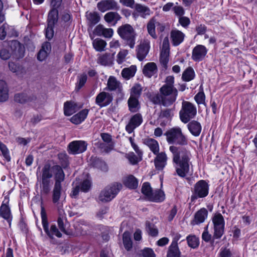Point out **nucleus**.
<instances>
[{"instance_id":"nucleus-1","label":"nucleus","mask_w":257,"mask_h":257,"mask_svg":"<svg viewBox=\"0 0 257 257\" xmlns=\"http://www.w3.org/2000/svg\"><path fill=\"white\" fill-rule=\"evenodd\" d=\"M52 172L54 174L55 184L53 190L52 201L54 204L59 202L62 189L61 183L65 179V174L62 167L59 165L52 167L49 164H46L42 169L41 176L40 194L41 196H46L50 193L53 182Z\"/></svg>"},{"instance_id":"nucleus-2","label":"nucleus","mask_w":257,"mask_h":257,"mask_svg":"<svg viewBox=\"0 0 257 257\" xmlns=\"http://www.w3.org/2000/svg\"><path fill=\"white\" fill-rule=\"evenodd\" d=\"M169 150L173 154V162L175 164L177 174L180 177H185L188 174L190 164H191L190 152L186 148L175 146H170Z\"/></svg>"},{"instance_id":"nucleus-3","label":"nucleus","mask_w":257,"mask_h":257,"mask_svg":"<svg viewBox=\"0 0 257 257\" xmlns=\"http://www.w3.org/2000/svg\"><path fill=\"white\" fill-rule=\"evenodd\" d=\"M10 48L11 51L6 49H3L0 51L1 58L3 60H8L12 55L16 59H19L24 56V47L17 40H13L9 43Z\"/></svg>"},{"instance_id":"nucleus-4","label":"nucleus","mask_w":257,"mask_h":257,"mask_svg":"<svg viewBox=\"0 0 257 257\" xmlns=\"http://www.w3.org/2000/svg\"><path fill=\"white\" fill-rule=\"evenodd\" d=\"M117 32L124 41L125 45L134 48L135 45L136 34L133 27L130 24H124L119 27Z\"/></svg>"},{"instance_id":"nucleus-5","label":"nucleus","mask_w":257,"mask_h":257,"mask_svg":"<svg viewBox=\"0 0 257 257\" xmlns=\"http://www.w3.org/2000/svg\"><path fill=\"white\" fill-rule=\"evenodd\" d=\"M209 186L205 180H200L197 182L191 189L190 203L194 204L197 199L206 197L209 193Z\"/></svg>"},{"instance_id":"nucleus-6","label":"nucleus","mask_w":257,"mask_h":257,"mask_svg":"<svg viewBox=\"0 0 257 257\" xmlns=\"http://www.w3.org/2000/svg\"><path fill=\"white\" fill-rule=\"evenodd\" d=\"M167 141L169 144L179 146H185L188 144V140L182 132L180 127L172 128L167 131L165 134Z\"/></svg>"},{"instance_id":"nucleus-7","label":"nucleus","mask_w":257,"mask_h":257,"mask_svg":"<svg viewBox=\"0 0 257 257\" xmlns=\"http://www.w3.org/2000/svg\"><path fill=\"white\" fill-rule=\"evenodd\" d=\"M197 114L196 106L189 101L183 100L182 107L179 111V116L181 120L184 123H188L195 117Z\"/></svg>"},{"instance_id":"nucleus-8","label":"nucleus","mask_w":257,"mask_h":257,"mask_svg":"<svg viewBox=\"0 0 257 257\" xmlns=\"http://www.w3.org/2000/svg\"><path fill=\"white\" fill-rule=\"evenodd\" d=\"M41 216L44 230L48 237L51 239H53L54 235L58 238L61 237L62 234L55 224H52L50 226V229H49L47 214L43 206H41Z\"/></svg>"},{"instance_id":"nucleus-9","label":"nucleus","mask_w":257,"mask_h":257,"mask_svg":"<svg viewBox=\"0 0 257 257\" xmlns=\"http://www.w3.org/2000/svg\"><path fill=\"white\" fill-rule=\"evenodd\" d=\"M160 92L164 97V106H170L176 101L178 90L175 87L163 85L160 88Z\"/></svg>"},{"instance_id":"nucleus-10","label":"nucleus","mask_w":257,"mask_h":257,"mask_svg":"<svg viewBox=\"0 0 257 257\" xmlns=\"http://www.w3.org/2000/svg\"><path fill=\"white\" fill-rule=\"evenodd\" d=\"M122 187V185L118 183L107 186L100 192L98 197L99 200L102 202L110 201L115 197Z\"/></svg>"},{"instance_id":"nucleus-11","label":"nucleus","mask_w":257,"mask_h":257,"mask_svg":"<svg viewBox=\"0 0 257 257\" xmlns=\"http://www.w3.org/2000/svg\"><path fill=\"white\" fill-rule=\"evenodd\" d=\"M214 233L213 239H219L224 232L225 221L220 213L215 214L212 217Z\"/></svg>"},{"instance_id":"nucleus-12","label":"nucleus","mask_w":257,"mask_h":257,"mask_svg":"<svg viewBox=\"0 0 257 257\" xmlns=\"http://www.w3.org/2000/svg\"><path fill=\"white\" fill-rule=\"evenodd\" d=\"M87 145V143L84 141H74L69 144L67 151L69 154H81L86 150Z\"/></svg>"},{"instance_id":"nucleus-13","label":"nucleus","mask_w":257,"mask_h":257,"mask_svg":"<svg viewBox=\"0 0 257 257\" xmlns=\"http://www.w3.org/2000/svg\"><path fill=\"white\" fill-rule=\"evenodd\" d=\"M208 50L203 45H197L192 50L191 58L195 62H200L205 58Z\"/></svg>"},{"instance_id":"nucleus-14","label":"nucleus","mask_w":257,"mask_h":257,"mask_svg":"<svg viewBox=\"0 0 257 257\" xmlns=\"http://www.w3.org/2000/svg\"><path fill=\"white\" fill-rule=\"evenodd\" d=\"M113 99L111 94L104 91L99 93L95 98V103L100 107L108 105Z\"/></svg>"},{"instance_id":"nucleus-15","label":"nucleus","mask_w":257,"mask_h":257,"mask_svg":"<svg viewBox=\"0 0 257 257\" xmlns=\"http://www.w3.org/2000/svg\"><path fill=\"white\" fill-rule=\"evenodd\" d=\"M99 11L104 12L108 10H118L120 7L115 0H102L97 4Z\"/></svg>"},{"instance_id":"nucleus-16","label":"nucleus","mask_w":257,"mask_h":257,"mask_svg":"<svg viewBox=\"0 0 257 257\" xmlns=\"http://www.w3.org/2000/svg\"><path fill=\"white\" fill-rule=\"evenodd\" d=\"M143 121V118L140 113H136L130 119L128 123L125 126V130L128 134L132 133L138 127Z\"/></svg>"},{"instance_id":"nucleus-17","label":"nucleus","mask_w":257,"mask_h":257,"mask_svg":"<svg viewBox=\"0 0 257 257\" xmlns=\"http://www.w3.org/2000/svg\"><path fill=\"white\" fill-rule=\"evenodd\" d=\"M91 186V182L89 180L87 179L84 180L80 184L76 185L75 187L73 188L71 194L72 197L76 198L80 191L84 192H88L90 189Z\"/></svg>"},{"instance_id":"nucleus-18","label":"nucleus","mask_w":257,"mask_h":257,"mask_svg":"<svg viewBox=\"0 0 257 257\" xmlns=\"http://www.w3.org/2000/svg\"><path fill=\"white\" fill-rule=\"evenodd\" d=\"M58 18H54V16H48L47 27L45 30V36L47 39L50 40L54 36V27L58 22Z\"/></svg>"},{"instance_id":"nucleus-19","label":"nucleus","mask_w":257,"mask_h":257,"mask_svg":"<svg viewBox=\"0 0 257 257\" xmlns=\"http://www.w3.org/2000/svg\"><path fill=\"white\" fill-rule=\"evenodd\" d=\"M36 98V96L33 94H28L24 92L17 93L14 96V100L22 104L33 102Z\"/></svg>"},{"instance_id":"nucleus-20","label":"nucleus","mask_w":257,"mask_h":257,"mask_svg":"<svg viewBox=\"0 0 257 257\" xmlns=\"http://www.w3.org/2000/svg\"><path fill=\"white\" fill-rule=\"evenodd\" d=\"M156 155L157 156L154 160L155 167L158 170H162L167 164V157L165 152L158 153Z\"/></svg>"},{"instance_id":"nucleus-21","label":"nucleus","mask_w":257,"mask_h":257,"mask_svg":"<svg viewBox=\"0 0 257 257\" xmlns=\"http://www.w3.org/2000/svg\"><path fill=\"white\" fill-rule=\"evenodd\" d=\"M150 46L148 43L140 44L137 49V57L140 61H143L149 53Z\"/></svg>"},{"instance_id":"nucleus-22","label":"nucleus","mask_w":257,"mask_h":257,"mask_svg":"<svg viewBox=\"0 0 257 257\" xmlns=\"http://www.w3.org/2000/svg\"><path fill=\"white\" fill-rule=\"evenodd\" d=\"M94 33L97 36L110 38L113 35V31L111 28H105L102 25L99 24L95 28Z\"/></svg>"},{"instance_id":"nucleus-23","label":"nucleus","mask_w":257,"mask_h":257,"mask_svg":"<svg viewBox=\"0 0 257 257\" xmlns=\"http://www.w3.org/2000/svg\"><path fill=\"white\" fill-rule=\"evenodd\" d=\"M208 211L206 209L203 208L196 212L194 215V218L192 220V224H198L203 222L207 218Z\"/></svg>"},{"instance_id":"nucleus-24","label":"nucleus","mask_w":257,"mask_h":257,"mask_svg":"<svg viewBox=\"0 0 257 257\" xmlns=\"http://www.w3.org/2000/svg\"><path fill=\"white\" fill-rule=\"evenodd\" d=\"M113 58L114 54L105 53L99 55L97 63L103 66H110L112 64Z\"/></svg>"},{"instance_id":"nucleus-25","label":"nucleus","mask_w":257,"mask_h":257,"mask_svg":"<svg viewBox=\"0 0 257 257\" xmlns=\"http://www.w3.org/2000/svg\"><path fill=\"white\" fill-rule=\"evenodd\" d=\"M171 39L174 46H178L184 40L185 35L181 31L175 30L171 32Z\"/></svg>"},{"instance_id":"nucleus-26","label":"nucleus","mask_w":257,"mask_h":257,"mask_svg":"<svg viewBox=\"0 0 257 257\" xmlns=\"http://www.w3.org/2000/svg\"><path fill=\"white\" fill-rule=\"evenodd\" d=\"M88 112L89 110L87 109H84L81 110L71 118V122L75 124L81 123L86 118Z\"/></svg>"},{"instance_id":"nucleus-27","label":"nucleus","mask_w":257,"mask_h":257,"mask_svg":"<svg viewBox=\"0 0 257 257\" xmlns=\"http://www.w3.org/2000/svg\"><path fill=\"white\" fill-rule=\"evenodd\" d=\"M188 122L187 127L191 134L195 137L199 136L202 130L200 123L196 120H192Z\"/></svg>"},{"instance_id":"nucleus-28","label":"nucleus","mask_w":257,"mask_h":257,"mask_svg":"<svg viewBox=\"0 0 257 257\" xmlns=\"http://www.w3.org/2000/svg\"><path fill=\"white\" fill-rule=\"evenodd\" d=\"M143 74L147 77L151 78L157 72V67L154 62L147 63L143 70Z\"/></svg>"},{"instance_id":"nucleus-29","label":"nucleus","mask_w":257,"mask_h":257,"mask_svg":"<svg viewBox=\"0 0 257 257\" xmlns=\"http://www.w3.org/2000/svg\"><path fill=\"white\" fill-rule=\"evenodd\" d=\"M0 215L9 222L11 225L12 220V216L11 213V210L8 205H6L5 203H2L0 208Z\"/></svg>"},{"instance_id":"nucleus-30","label":"nucleus","mask_w":257,"mask_h":257,"mask_svg":"<svg viewBox=\"0 0 257 257\" xmlns=\"http://www.w3.org/2000/svg\"><path fill=\"white\" fill-rule=\"evenodd\" d=\"M57 223L60 230L68 235H72L73 232L66 229L67 222L66 217L63 215H60L57 219Z\"/></svg>"},{"instance_id":"nucleus-31","label":"nucleus","mask_w":257,"mask_h":257,"mask_svg":"<svg viewBox=\"0 0 257 257\" xmlns=\"http://www.w3.org/2000/svg\"><path fill=\"white\" fill-rule=\"evenodd\" d=\"M104 19L107 23L114 26L121 19V17L117 12H110L104 15Z\"/></svg>"},{"instance_id":"nucleus-32","label":"nucleus","mask_w":257,"mask_h":257,"mask_svg":"<svg viewBox=\"0 0 257 257\" xmlns=\"http://www.w3.org/2000/svg\"><path fill=\"white\" fill-rule=\"evenodd\" d=\"M9 98V89L6 82L0 80V102L7 101Z\"/></svg>"},{"instance_id":"nucleus-33","label":"nucleus","mask_w":257,"mask_h":257,"mask_svg":"<svg viewBox=\"0 0 257 257\" xmlns=\"http://www.w3.org/2000/svg\"><path fill=\"white\" fill-rule=\"evenodd\" d=\"M62 0H51V10L49 11L48 16H54V18H58V9L60 7Z\"/></svg>"},{"instance_id":"nucleus-34","label":"nucleus","mask_w":257,"mask_h":257,"mask_svg":"<svg viewBox=\"0 0 257 257\" xmlns=\"http://www.w3.org/2000/svg\"><path fill=\"white\" fill-rule=\"evenodd\" d=\"M144 143L146 144L154 153L157 154L159 152V146L158 142L152 138H148L145 140Z\"/></svg>"},{"instance_id":"nucleus-35","label":"nucleus","mask_w":257,"mask_h":257,"mask_svg":"<svg viewBox=\"0 0 257 257\" xmlns=\"http://www.w3.org/2000/svg\"><path fill=\"white\" fill-rule=\"evenodd\" d=\"M127 104L128 109L132 112H137L140 108V104L138 98L130 97L127 100Z\"/></svg>"},{"instance_id":"nucleus-36","label":"nucleus","mask_w":257,"mask_h":257,"mask_svg":"<svg viewBox=\"0 0 257 257\" xmlns=\"http://www.w3.org/2000/svg\"><path fill=\"white\" fill-rule=\"evenodd\" d=\"M134 8L143 18H146V16L150 15L151 10L148 7L140 4H136Z\"/></svg>"},{"instance_id":"nucleus-37","label":"nucleus","mask_w":257,"mask_h":257,"mask_svg":"<svg viewBox=\"0 0 257 257\" xmlns=\"http://www.w3.org/2000/svg\"><path fill=\"white\" fill-rule=\"evenodd\" d=\"M181 252L179 250L178 245L175 243L171 244L168 248L167 257H180Z\"/></svg>"},{"instance_id":"nucleus-38","label":"nucleus","mask_w":257,"mask_h":257,"mask_svg":"<svg viewBox=\"0 0 257 257\" xmlns=\"http://www.w3.org/2000/svg\"><path fill=\"white\" fill-rule=\"evenodd\" d=\"M76 104L71 101H66L64 104V112L66 116H70L75 112Z\"/></svg>"},{"instance_id":"nucleus-39","label":"nucleus","mask_w":257,"mask_h":257,"mask_svg":"<svg viewBox=\"0 0 257 257\" xmlns=\"http://www.w3.org/2000/svg\"><path fill=\"white\" fill-rule=\"evenodd\" d=\"M136 70V66L132 65L129 68H124L121 71V75L124 78L128 80L135 75Z\"/></svg>"},{"instance_id":"nucleus-40","label":"nucleus","mask_w":257,"mask_h":257,"mask_svg":"<svg viewBox=\"0 0 257 257\" xmlns=\"http://www.w3.org/2000/svg\"><path fill=\"white\" fill-rule=\"evenodd\" d=\"M120 83L113 76H110L107 81V87L104 90L109 91L115 90L119 88Z\"/></svg>"},{"instance_id":"nucleus-41","label":"nucleus","mask_w":257,"mask_h":257,"mask_svg":"<svg viewBox=\"0 0 257 257\" xmlns=\"http://www.w3.org/2000/svg\"><path fill=\"white\" fill-rule=\"evenodd\" d=\"M165 195L164 192L161 190H156L153 192L150 201L160 202L164 200Z\"/></svg>"},{"instance_id":"nucleus-42","label":"nucleus","mask_w":257,"mask_h":257,"mask_svg":"<svg viewBox=\"0 0 257 257\" xmlns=\"http://www.w3.org/2000/svg\"><path fill=\"white\" fill-rule=\"evenodd\" d=\"M195 77V72L194 69L191 67H188L183 73L182 78L185 81H190Z\"/></svg>"},{"instance_id":"nucleus-43","label":"nucleus","mask_w":257,"mask_h":257,"mask_svg":"<svg viewBox=\"0 0 257 257\" xmlns=\"http://www.w3.org/2000/svg\"><path fill=\"white\" fill-rule=\"evenodd\" d=\"M188 246L192 248H196L199 245V239L195 235H189L186 237Z\"/></svg>"},{"instance_id":"nucleus-44","label":"nucleus","mask_w":257,"mask_h":257,"mask_svg":"<svg viewBox=\"0 0 257 257\" xmlns=\"http://www.w3.org/2000/svg\"><path fill=\"white\" fill-rule=\"evenodd\" d=\"M142 193L146 196V197L150 201V198L153 194V189L151 187L149 182H145L143 183L142 189Z\"/></svg>"},{"instance_id":"nucleus-45","label":"nucleus","mask_w":257,"mask_h":257,"mask_svg":"<svg viewBox=\"0 0 257 257\" xmlns=\"http://www.w3.org/2000/svg\"><path fill=\"white\" fill-rule=\"evenodd\" d=\"M123 243L125 248L127 250H130L133 247V243L131 237V234L129 232L125 231L122 235Z\"/></svg>"},{"instance_id":"nucleus-46","label":"nucleus","mask_w":257,"mask_h":257,"mask_svg":"<svg viewBox=\"0 0 257 257\" xmlns=\"http://www.w3.org/2000/svg\"><path fill=\"white\" fill-rule=\"evenodd\" d=\"M124 184L130 189H136L138 186V181L134 176L130 175L126 179Z\"/></svg>"},{"instance_id":"nucleus-47","label":"nucleus","mask_w":257,"mask_h":257,"mask_svg":"<svg viewBox=\"0 0 257 257\" xmlns=\"http://www.w3.org/2000/svg\"><path fill=\"white\" fill-rule=\"evenodd\" d=\"M156 20L153 18L150 19L147 24V30L148 33L154 39L157 37L155 31V24Z\"/></svg>"},{"instance_id":"nucleus-48","label":"nucleus","mask_w":257,"mask_h":257,"mask_svg":"<svg viewBox=\"0 0 257 257\" xmlns=\"http://www.w3.org/2000/svg\"><path fill=\"white\" fill-rule=\"evenodd\" d=\"M89 25L92 27L98 23L100 19L99 14L96 12L90 13L87 16Z\"/></svg>"},{"instance_id":"nucleus-49","label":"nucleus","mask_w":257,"mask_h":257,"mask_svg":"<svg viewBox=\"0 0 257 257\" xmlns=\"http://www.w3.org/2000/svg\"><path fill=\"white\" fill-rule=\"evenodd\" d=\"M142 92V87L140 84H135L131 89L130 97L139 98Z\"/></svg>"},{"instance_id":"nucleus-50","label":"nucleus","mask_w":257,"mask_h":257,"mask_svg":"<svg viewBox=\"0 0 257 257\" xmlns=\"http://www.w3.org/2000/svg\"><path fill=\"white\" fill-rule=\"evenodd\" d=\"M92 44L94 48L97 51L101 52L104 50L106 43L102 39L97 38L93 41Z\"/></svg>"},{"instance_id":"nucleus-51","label":"nucleus","mask_w":257,"mask_h":257,"mask_svg":"<svg viewBox=\"0 0 257 257\" xmlns=\"http://www.w3.org/2000/svg\"><path fill=\"white\" fill-rule=\"evenodd\" d=\"M146 230L149 233V235L152 236H156L158 234V230L155 225L152 223H151L150 221H147L146 223Z\"/></svg>"},{"instance_id":"nucleus-52","label":"nucleus","mask_w":257,"mask_h":257,"mask_svg":"<svg viewBox=\"0 0 257 257\" xmlns=\"http://www.w3.org/2000/svg\"><path fill=\"white\" fill-rule=\"evenodd\" d=\"M93 166L103 171H106L107 170V166L105 162L99 159H95L93 161Z\"/></svg>"},{"instance_id":"nucleus-53","label":"nucleus","mask_w":257,"mask_h":257,"mask_svg":"<svg viewBox=\"0 0 257 257\" xmlns=\"http://www.w3.org/2000/svg\"><path fill=\"white\" fill-rule=\"evenodd\" d=\"M169 53L161 52L160 62L162 67L167 69L169 62Z\"/></svg>"},{"instance_id":"nucleus-54","label":"nucleus","mask_w":257,"mask_h":257,"mask_svg":"<svg viewBox=\"0 0 257 257\" xmlns=\"http://www.w3.org/2000/svg\"><path fill=\"white\" fill-rule=\"evenodd\" d=\"M114 144L108 145L106 143H100L98 145V148L101 150V151L106 153H109L114 149Z\"/></svg>"},{"instance_id":"nucleus-55","label":"nucleus","mask_w":257,"mask_h":257,"mask_svg":"<svg viewBox=\"0 0 257 257\" xmlns=\"http://www.w3.org/2000/svg\"><path fill=\"white\" fill-rule=\"evenodd\" d=\"M87 79V76L86 74L83 73L80 75L79 76V79L78 84L76 86V89L77 90L81 89L85 84Z\"/></svg>"},{"instance_id":"nucleus-56","label":"nucleus","mask_w":257,"mask_h":257,"mask_svg":"<svg viewBox=\"0 0 257 257\" xmlns=\"http://www.w3.org/2000/svg\"><path fill=\"white\" fill-rule=\"evenodd\" d=\"M0 150L2 152V155L7 161L11 160V157L9 155V150L7 146L3 143L0 142Z\"/></svg>"},{"instance_id":"nucleus-57","label":"nucleus","mask_w":257,"mask_h":257,"mask_svg":"<svg viewBox=\"0 0 257 257\" xmlns=\"http://www.w3.org/2000/svg\"><path fill=\"white\" fill-rule=\"evenodd\" d=\"M194 99L198 104H204L205 105V95L203 91L199 92L194 97Z\"/></svg>"},{"instance_id":"nucleus-58","label":"nucleus","mask_w":257,"mask_h":257,"mask_svg":"<svg viewBox=\"0 0 257 257\" xmlns=\"http://www.w3.org/2000/svg\"><path fill=\"white\" fill-rule=\"evenodd\" d=\"M173 11L175 15L179 18L184 16L185 14L184 9L181 6H175L173 7Z\"/></svg>"},{"instance_id":"nucleus-59","label":"nucleus","mask_w":257,"mask_h":257,"mask_svg":"<svg viewBox=\"0 0 257 257\" xmlns=\"http://www.w3.org/2000/svg\"><path fill=\"white\" fill-rule=\"evenodd\" d=\"M151 101L155 104H162L164 105V97L161 93L160 94H158L153 96L151 98Z\"/></svg>"},{"instance_id":"nucleus-60","label":"nucleus","mask_w":257,"mask_h":257,"mask_svg":"<svg viewBox=\"0 0 257 257\" xmlns=\"http://www.w3.org/2000/svg\"><path fill=\"white\" fill-rule=\"evenodd\" d=\"M59 158L61 160V164L64 168H66L69 165L68 156L65 154H61L59 155Z\"/></svg>"},{"instance_id":"nucleus-61","label":"nucleus","mask_w":257,"mask_h":257,"mask_svg":"<svg viewBox=\"0 0 257 257\" xmlns=\"http://www.w3.org/2000/svg\"><path fill=\"white\" fill-rule=\"evenodd\" d=\"M127 158L132 164L135 165L142 160V156L139 159L138 157L134 153H132L127 155Z\"/></svg>"},{"instance_id":"nucleus-62","label":"nucleus","mask_w":257,"mask_h":257,"mask_svg":"<svg viewBox=\"0 0 257 257\" xmlns=\"http://www.w3.org/2000/svg\"><path fill=\"white\" fill-rule=\"evenodd\" d=\"M179 24L184 28H187L190 24V20L189 18L184 16L179 18Z\"/></svg>"},{"instance_id":"nucleus-63","label":"nucleus","mask_w":257,"mask_h":257,"mask_svg":"<svg viewBox=\"0 0 257 257\" xmlns=\"http://www.w3.org/2000/svg\"><path fill=\"white\" fill-rule=\"evenodd\" d=\"M142 255L143 257H156L155 253L153 250L151 248H145L142 250Z\"/></svg>"},{"instance_id":"nucleus-64","label":"nucleus","mask_w":257,"mask_h":257,"mask_svg":"<svg viewBox=\"0 0 257 257\" xmlns=\"http://www.w3.org/2000/svg\"><path fill=\"white\" fill-rule=\"evenodd\" d=\"M101 137L103 142L108 145L114 144L112 141L111 136L108 133H101Z\"/></svg>"}]
</instances>
